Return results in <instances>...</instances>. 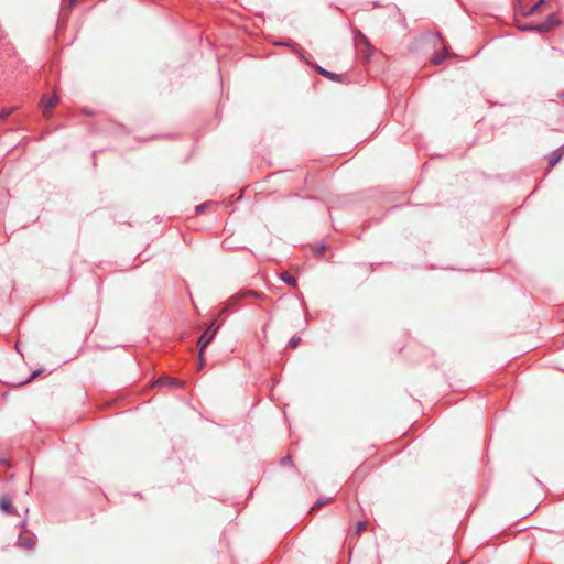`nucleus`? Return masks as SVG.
Returning a JSON list of instances; mask_svg holds the SVG:
<instances>
[{
	"mask_svg": "<svg viewBox=\"0 0 564 564\" xmlns=\"http://www.w3.org/2000/svg\"><path fill=\"white\" fill-rule=\"evenodd\" d=\"M219 329V325H216L215 322H212V324L208 326V328L200 335L198 339V346H199V368L204 365V349L207 347V345L214 339L217 332Z\"/></svg>",
	"mask_w": 564,
	"mask_h": 564,
	"instance_id": "1",
	"label": "nucleus"
},
{
	"mask_svg": "<svg viewBox=\"0 0 564 564\" xmlns=\"http://www.w3.org/2000/svg\"><path fill=\"white\" fill-rule=\"evenodd\" d=\"M59 98L58 96H47L43 95L40 101V105L42 107L43 116L45 118L51 117V110L58 104Z\"/></svg>",
	"mask_w": 564,
	"mask_h": 564,
	"instance_id": "2",
	"label": "nucleus"
},
{
	"mask_svg": "<svg viewBox=\"0 0 564 564\" xmlns=\"http://www.w3.org/2000/svg\"><path fill=\"white\" fill-rule=\"evenodd\" d=\"M355 41L359 53L362 54L366 59H369L372 53V46L370 45L368 39L364 34L359 33V35L355 37Z\"/></svg>",
	"mask_w": 564,
	"mask_h": 564,
	"instance_id": "3",
	"label": "nucleus"
},
{
	"mask_svg": "<svg viewBox=\"0 0 564 564\" xmlns=\"http://www.w3.org/2000/svg\"><path fill=\"white\" fill-rule=\"evenodd\" d=\"M560 23V20L555 13L549 14L547 18L539 23L534 24L532 29L538 32H547Z\"/></svg>",
	"mask_w": 564,
	"mask_h": 564,
	"instance_id": "4",
	"label": "nucleus"
},
{
	"mask_svg": "<svg viewBox=\"0 0 564 564\" xmlns=\"http://www.w3.org/2000/svg\"><path fill=\"white\" fill-rule=\"evenodd\" d=\"M248 297L262 299V295L253 290H241L240 292L236 293L230 297L229 303L235 304L236 302Z\"/></svg>",
	"mask_w": 564,
	"mask_h": 564,
	"instance_id": "5",
	"label": "nucleus"
},
{
	"mask_svg": "<svg viewBox=\"0 0 564 564\" xmlns=\"http://www.w3.org/2000/svg\"><path fill=\"white\" fill-rule=\"evenodd\" d=\"M17 544L26 550H31L35 545L34 535L33 534L25 535L24 533H21L18 538Z\"/></svg>",
	"mask_w": 564,
	"mask_h": 564,
	"instance_id": "6",
	"label": "nucleus"
},
{
	"mask_svg": "<svg viewBox=\"0 0 564 564\" xmlns=\"http://www.w3.org/2000/svg\"><path fill=\"white\" fill-rule=\"evenodd\" d=\"M0 510L6 514L15 513V508L9 497L3 496L0 498Z\"/></svg>",
	"mask_w": 564,
	"mask_h": 564,
	"instance_id": "7",
	"label": "nucleus"
},
{
	"mask_svg": "<svg viewBox=\"0 0 564 564\" xmlns=\"http://www.w3.org/2000/svg\"><path fill=\"white\" fill-rule=\"evenodd\" d=\"M155 384L182 388L184 386V382L172 377H162L156 380Z\"/></svg>",
	"mask_w": 564,
	"mask_h": 564,
	"instance_id": "8",
	"label": "nucleus"
},
{
	"mask_svg": "<svg viewBox=\"0 0 564 564\" xmlns=\"http://www.w3.org/2000/svg\"><path fill=\"white\" fill-rule=\"evenodd\" d=\"M564 154V147H560L558 149L551 152L547 156L550 166H555L562 159Z\"/></svg>",
	"mask_w": 564,
	"mask_h": 564,
	"instance_id": "9",
	"label": "nucleus"
},
{
	"mask_svg": "<svg viewBox=\"0 0 564 564\" xmlns=\"http://www.w3.org/2000/svg\"><path fill=\"white\" fill-rule=\"evenodd\" d=\"M280 279L284 283H286V284H289L291 286H295L296 285V279L293 275H291L289 272L281 273Z\"/></svg>",
	"mask_w": 564,
	"mask_h": 564,
	"instance_id": "10",
	"label": "nucleus"
},
{
	"mask_svg": "<svg viewBox=\"0 0 564 564\" xmlns=\"http://www.w3.org/2000/svg\"><path fill=\"white\" fill-rule=\"evenodd\" d=\"M317 70L321 75H323L324 77L330 79V80H337L338 78V75L333 73V72H329L321 66H317Z\"/></svg>",
	"mask_w": 564,
	"mask_h": 564,
	"instance_id": "11",
	"label": "nucleus"
},
{
	"mask_svg": "<svg viewBox=\"0 0 564 564\" xmlns=\"http://www.w3.org/2000/svg\"><path fill=\"white\" fill-rule=\"evenodd\" d=\"M15 110L17 107L3 108L0 112V119L3 121L7 120Z\"/></svg>",
	"mask_w": 564,
	"mask_h": 564,
	"instance_id": "12",
	"label": "nucleus"
},
{
	"mask_svg": "<svg viewBox=\"0 0 564 564\" xmlns=\"http://www.w3.org/2000/svg\"><path fill=\"white\" fill-rule=\"evenodd\" d=\"M448 56V51L444 47L443 52L433 58L434 64H441Z\"/></svg>",
	"mask_w": 564,
	"mask_h": 564,
	"instance_id": "13",
	"label": "nucleus"
},
{
	"mask_svg": "<svg viewBox=\"0 0 564 564\" xmlns=\"http://www.w3.org/2000/svg\"><path fill=\"white\" fill-rule=\"evenodd\" d=\"M367 527V522L365 521H359L357 524H356V528H355V531L354 533L356 535H358L362 530H365Z\"/></svg>",
	"mask_w": 564,
	"mask_h": 564,
	"instance_id": "14",
	"label": "nucleus"
},
{
	"mask_svg": "<svg viewBox=\"0 0 564 564\" xmlns=\"http://www.w3.org/2000/svg\"><path fill=\"white\" fill-rule=\"evenodd\" d=\"M330 500V498H321L316 501V503L312 507V510H315V509H318L319 507L326 505L328 501Z\"/></svg>",
	"mask_w": 564,
	"mask_h": 564,
	"instance_id": "15",
	"label": "nucleus"
},
{
	"mask_svg": "<svg viewBox=\"0 0 564 564\" xmlns=\"http://www.w3.org/2000/svg\"><path fill=\"white\" fill-rule=\"evenodd\" d=\"M301 339L299 337H292L290 340H289V344H288V347L294 349L297 347V345L300 344Z\"/></svg>",
	"mask_w": 564,
	"mask_h": 564,
	"instance_id": "16",
	"label": "nucleus"
},
{
	"mask_svg": "<svg viewBox=\"0 0 564 564\" xmlns=\"http://www.w3.org/2000/svg\"><path fill=\"white\" fill-rule=\"evenodd\" d=\"M325 249V245H318L314 247L313 252L315 253V256H322Z\"/></svg>",
	"mask_w": 564,
	"mask_h": 564,
	"instance_id": "17",
	"label": "nucleus"
},
{
	"mask_svg": "<svg viewBox=\"0 0 564 564\" xmlns=\"http://www.w3.org/2000/svg\"><path fill=\"white\" fill-rule=\"evenodd\" d=\"M545 2V0H539L529 11L527 14H532L533 12H535L543 3Z\"/></svg>",
	"mask_w": 564,
	"mask_h": 564,
	"instance_id": "18",
	"label": "nucleus"
},
{
	"mask_svg": "<svg viewBox=\"0 0 564 564\" xmlns=\"http://www.w3.org/2000/svg\"><path fill=\"white\" fill-rule=\"evenodd\" d=\"M41 371H42L41 369L33 371V372L30 375V377H29V378H28L23 383H28V382H30L31 380H33L36 376H39V375L41 373Z\"/></svg>",
	"mask_w": 564,
	"mask_h": 564,
	"instance_id": "19",
	"label": "nucleus"
},
{
	"mask_svg": "<svg viewBox=\"0 0 564 564\" xmlns=\"http://www.w3.org/2000/svg\"><path fill=\"white\" fill-rule=\"evenodd\" d=\"M206 207H207V204H206V203L200 204V205L196 206V208H195V213H196V214H200V213H203V212L205 210V208H206Z\"/></svg>",
	"mask_w": 564,
	"mask_h": 564,
	"instance_id": "20",
	"label": "nucleus"
},
{
	"mask_svg": "<svg viewBox=\"0 0 564 564\" xmlns=\"http://www.w3.org/2000/svg\"><path fill=\"white\" fill-rule=\"evenodd\" d=\"M281 464L282 465H291L292 464L291 457L286 456V457L282 458Z\"/></svg>",
	"mask_w": 564,
	"mask_h": 564,
	"instance_id": "21",
	"label": "nucleus"
},
{
	"mask_svg": "<svg viewBox=\"0 0 564 564\" xmlns=\"http://www.w3.org/2000/svg\"><path fill=\"white\" fill-rule=\"evenodd\" d=\"M25 527H26V519L24 518L20 521L19 528L22 529L24 532H26Z\"/></svg>",
	"mask_w": 564,
	"mask_h": 564,
	"instance_id": "22",
	"label": "nucleus"
},
{
	"mask_svg": "<svg viewBox=\"0 0 564 564\" xmlns=\"http://www.w3.org/2000/svg\"><path fill=\"white\" fill-rule=\"evenodd\" d=\"M533 26H534V24L533 25H527V26L523 28V30L535 31L534 29H532Z\"/></svg>",
	"mask_w": 564,
	"mask_h": 564,
	"instance_id": "23",
	"label": "nucleus"
},
{
	"mask_svg": "<svg viewBox=\"0 0 564 564\" xmlns=\"http://www.w3.org/2000/svg\"><path fill=\"white\" fill-rule=\"evenodd\" d=\"M77 2V0H70V6H74Z\"/></svg>",
	"mask_w": 564,
	"mask_h": 564,
	"instance_id": "24",
	"label": "nucleus"
}]
</instances>
